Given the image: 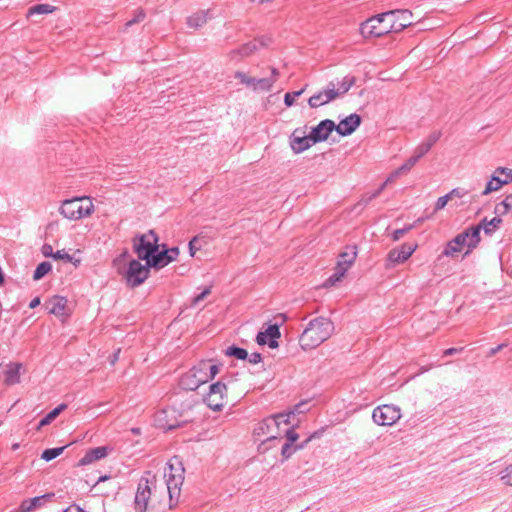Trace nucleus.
Segmentation results:
<instances>
[{
	"label": "nucleus",
	"mask_w": 512,
	"mask_h": 512,
	"mask_svg": "<svg viewBox=\"0 0 512 512\" xmlns=\"http://www.w3.org/2000/svg\"><path fill=\"white\" fill-rule=\"evenodd\" d=\"M412 12L407 9H396L387 11L367 19L361 23L360 33L363 37H381L390 32H400L405 29V25H394L386 23L389 18L401 17L403 21L412 18Z\"/></svg>",
	"instance_id": "obj_1"
},
{
	"label": "nucleus",
	"mask_w": 512,
	"mask_h": 512,
	"mask_svg": "<svg viewBox=\"0 0 512 512\" xmlns=\"http://www.w3.org/2000/svg\"><path fill=\"white\" fill-rule=\"evenodd\" d=\"M220 371V365L213 360H201L180 378L179 385L187 391H195L202 384L212 380Z\"/></svg>",
	"instance_id": "obj_2"
},
{
	"label": "nucleus",
	"mask_w": 512,
	"mask_h": 512,
	"mask_svg": "<svg viewBox=\"0 0 512 512\" xmlns=\"http://www.w3.org/2000/svg\"><path fill=\"white\" fill-rule=\"evenodd\" d=\"M293 412L279 413L260 421L254 428V436L263 443L276 440L282 436L280 426L290 425V417Z\"/></svg>",
	"instance_id": "obj_3"
},
{
	"label": "nucleus",
	"mask_w": 512,
	"mask_h": 512,
	"mask_svg": "<svg viewBox=\"0 0 512 512\" xmlns=\"http://www.w3.org/2000/svg\"><path fill=\"white\" fill-rule=\"evenodd\" d=\"M334 322H309L302 332L299 343L304 350L314 349L334 332Z\"/></svg>",
	"instance_id": "obj_4"
},
{
	"label": "nucleus",
	"mask_w": 512,
	"mask_h": 512,
	"mask_svg": "<svg viewBox=\"0 0 512 512\" xmlns=\"http://www.w3.org/2000/svg\"><path fill=\"white\" fill-rule=\"evenodd\" d=\"M184 467L179 458L170 459L164 469L166 490L169 494L170 506L177 502L184 482Z\"/></svg>",
	"instance_id": "obj_5"
},
{
	"label": "nucleus",
	"mask_w": 512,
	"mask_h": 512,
	"mask_svg": "<svg viewBox=\"0 0 512 512\" xmlns=\"http://www.w3.org/2000/svg\"><path fill=\"white\" fill-rule=\"evenodd\" d=\"M95 211L90 197H74L61 202L59 213L68 220H80L91 216Z\"/></svg>",
	"instance_id": "obj_6"
},
{
	"label": "nucleus",
	"mask_w": 512,
	"mask_h": 512,
	"mask_svg": "<svg viewBox=\"0 0 512 512\" xmlns=\"http://www.w3.org/2000/svg\"><path fill=\"white\" fill-rule=\"evenodd\" d=\"M480 240L479 228H467L446 244L442 255L454 257L464 246H467L470 250L476 248Z\"/></svg>",
	"instance_id": "obj_7"
},
{
	"label": "nucleus",
	"mask_w": 512,
	"mask_h": 512,
	"mask_svg": "<svg viewBox=\"0 0 512 512\" xmlns=\"http://www.w3.org/2000/svg\"><path fill=\"white\" fill-rule=\"evenodd\" d=\"M156 492V476L146 471L140 478L134 498L135 512H147L148 502L152 493Z\"/></svg>",
	"instance_id": "obj_8"
},
{
	"label": "nucleus",
	"mask_w": 512,
	"mask_h": 512,
	"mask_svg": "<svg viewBox=\"0 0 512 512\" xmlns=\"http://www.w3.org/2000/svg\"><path fill=\"white\" fill-rule=\"evenodd\" d=\"M158 236L154 230L138 235L134 239V250L139 259L149 261V257L158 251Z\"/></svg>",
	"instance_id": "obj_9"
},
{
	"label": "nucleus",
	"mask_w": 512,
	"mask_h": 512,
	"mask_svg": "<svg viewBox=\"0 0 512 512\" xmlns=\"http://www.w3.org/2000/svg\"><path fill=\"white\" fill-rule=\"evenodd\" d=\"M402 416L399 406L394 404H382L373 409L372 420L378 426H392Z\"/></svg>",
	"instance_id": "obj_10"
},
{
	"label": "nucleus",
	"mask_w": 512,
	"mask_h": 512,
	"mask_svg": "<svg viewBox=\"0 0 512 512\" xmlns=\"http://www.w3.org/2000/svg\"><path fill=\"white\" fill-rule=\"evenodd\" d=\"M204 403L214 411H221L227 403V386L217 381L209 386V391L203 397Z\"/></svg>",
	"instance_id": "obj_11"
},
{
	"label": "nucleus",
	"mask_w": 512,
	"mask_h": 512,
	"mask_svg": "<svg viewBox=\"0 0 512 512\" xmlns=\"http://www.w3.org/2000/svg\"><path fill=\"white\" fill-rule=\"evenodd\" d=\"M150 265L141 264L138 260H131L125 274V279L131 287H137L142 284L149 276Z\"/></svg>",
	"instance_id": "obj_12"
},
{
	"label": "nucleus",
	"mask_w": 512,
	"mask_h": 512,
	"mask_svg": "<svg viewBox=\"0 0 512 512\" xmlns=\"http://www.w3.org/2000/svg\"><path fill=\"white\" fill-rule=\"evenodd\" d=\"M271 42V38L267 36H262L260 38H255L254 40L243 44L238 49L232 50L230 52L231 59H236L237 56L241 58L248 57L252 55L255 51H257L261 47H266Z\"/></svg>",
	"instance_id": "obj_13"
},
{
	"label": "nucleus",
	"mask_w": 512,
	"mask_h": 512,
	"mask_svg": "<svg viewBox=\"0 0 512 512\" xmlns=\"http://www.w3.org/2000/svg\"><path fill=\"white\" fill-rule=\"evenodd\" d=\"M310 134L306 135V126L296 128L290 136V146L294 153L299 154L309 149L312 145Z\"/></svg>",
	"instance_id": "obj_14"
},
{
	"label": "nucleus",
	"mask_w": 512,
	"mask_h": 512,
	"mask_svg": "<svg viewBox=\"0 0 512 512\" xmlns=\"http://www.w3.org/2000/svg\"><path fill=\"white\" fill-rule=\"evenodd\" d=\"M45 309L48 314L56 317H68V300L65 297L55 295L45 302Z\"/></svg>",
	"instance_id": "obj_15"
},
{
	"label": "nucleus",
	"mask_w": 512,
	"mask_h": 512,
	"mask_svg": "<svg viewBox=\"0 0 512 512\" xmlns=\"http://www.w3.org/2000/svg\"><path fill=\"white\" fill-rule=\"evenodd\" d=\"M280 335L279 325L275 323L269 325L265 331H260L257 334L256 341L259 345H268L275 349L279 346L278 339Z\"/></svg>",
	"instance_id": "obj_16"
},
{
	"label": "nucleus",
	"mask_w": 512,
	"mask_h": 512,
	"mask_svg": "<svg viewBox=\"0 0 512 512\" xmlns=\"http://www.w3.org/2000/svg\"><path fill=\"white\" fill-rule=\"evenodd\" d=\"M417 245L404 243L399 248H394L389 251L387 261L391 265H396L405 262L416 250Z\"/></svg>",
	"instance_id": "obj_17"
},
{
	"label": "nucleus",
	"mask_w": 512,
	"mask_h": 512,
	"mask_svg": "<svg viewBox=\"0 0 512 512\" xmlns=\"http://www.w3.org/2000/svg\"><path fill=\"white\" fill-rule=\"evenodd\" d=\"M336 99L334 92V82L331 81L327 84L326 88L312 95L308 104L311 108H318Z\"/></svg>",
	"instance_id": "obj_18"
},
{
	"label": "nucleus",
	"mask_w": 512,
	"mask_h": 512,
	"mask_svg": "<svg viewBox=\"0 0 512 512\" xmlns=\"http://www.w3.org/2000/svg\"><path fill=\"white\" fill-rule=\"evenodd\" d=\"M335 130V123L330 119L322 120L316 127L312 128L310 138L312 143L326 141L332 131Z\"/></svg>",
	"instance_id": "obj_19"
},
{
	"label": "nucleus",
	"mask_w": 512,
	"mask_h": 512,
	"mask_svg": "<svg viewBox=\"0 0 512 512\" xmlns=\"http://www.w3.org/2000/svg\"><path fill=\"white\" fill-rule=\"evenodd\" d=\"M495 173L506 174L504 179L499 178L496 175H493L490 181L486 184L482 195H487L493 191L499 190L503 185L508 184L512 181V170L507 168L499 167L496 169Z\"/></svg>",
	"instance_id": "obj_20"
},
{
	"label": "nucleus",
	"mask_w": 512,
	"mask_h": 512,
	"mask_svg": "<svg viewBox=\"0 0 512 512\" xmlns=\"http://www.w3.org/2000/svg\"><path fill=\"white\" fill-rule=\"evenodd\" d=\"M361 124V117L356 114H350L348 117L335 124V131L341 136L351 135Z\"/></svg>",
	"instance_id": "obj_21"
},
{
	"label": "nucleus",
	"mask_w": 512,
	"mask_h": 512,
	"mask_svg": "<svg viewBox=\"0 0 512 512\" xmlns=\"http://www.w3.org/2000/svg\"><path fill=\"white\" fill-rule=\"evenodd\" d=\"M54 497V493H47L30 499H25L19 506V512H30L36 508L42 507L47 501Z\"/></svg>",
	"instance_id": "obj_22"
},
{
	"label": "nucleus",
	"mask_w": 512,
	"mask_h": 512,
	"mask_svg": "<svg viewBox=\"0 0 512 512\" xmlns=\"http://www.w3.org/2000/svg\"><path fill=\"white\" fill-rule=\"evenodd\" d=\"M108 454L107 448L104 446H99L93 449H90L85 453V455L79 460L78 466H86L92 464L97 460H101L105 458Z\"/></svg>",
	"instance_id": "obj_23"
},
{
	"label": "nucleus",
	"mask_w": 512,
	"mask_h": 512,
	"mask_svg": "<svg viewBox=\"0 0 512 512\" xmlns=\"http://www.w3.org/2000/svg\"><path fill=\"white\" fill-rule=\"evenodd\" d=\"M21 369H22L21 363L11 362V363L7 364L5 371H4L5 384L9 385V386L18 384L20 382Z\"/></svg>",
	"instance_id": "obj_24"
},
{
	"label": "nucleus",
	"mask_w": 512,
	"mask_h": 512,
	"mask_svg": "<svg viewBox=\"0 0 512 512\" xmlns=\"http://www.w3.org/2000/svg\"><path fill=\"white\" fill-rule=\"evenodd\" d=\"M357 256L356 246L347 247L346 251L342 252L339 255V259L337 261L336 267L343 268L344 271H348V269L352 266Z\"/></svg>",
	"instance_id": "obj_25"
},
{
	"label": "nucleus",
	"mask_w": 512,
	"mask_h": 512,
	"mask_svg": "<svg viewBox=\"0 0 512 512\" xmlns=\"http://www.w3.org/2000/svg\"><path fill=\"white\" fill-rule=\"evenodd\" d=\"M500 216L501 215H498L492 218L490 221L484 218L478 225L471 226L470 228H479V232L481 231V229H483L487 235H491L500 227V224L502 223V219L500 218Z\"/></svg>",
	"instance_id": "obj_26"
},
{
	"label": "nucleus",
	"mask_w": 512,
	"mask_h": 512,
	"mask_svg": "<svg viewBox=\"0 0 512 512\" xmlns=\"http://www.w3.org/2000/svg\"><path fill=\"white\" fill-rule=\"evenodd\" d=\"M208 20V11H197L187 18V25L190 28H200L207 23Z\"/></svg>",
	"instance_id": "obj_27"
},
{
	"label": "nucleus",
	"mask_w": 512,
	"mask_h": 512,
	"mask_svg": "<svg viewBox=\"0 0 512 512\" xmlns=\"http://www.w3.org/2000/svg\"><path fill=\"white\" fill-rule=\"evenodd\" d=\"M355 81L356 79L354 76H345L341 82L337 84L334 83V92L336 93V98L346 94L355 84Z\"/></svg>",
	"instance_id": "obj_28"
},
{
	"label": "nucleus",
	"mask_w": 512,
	"mask_h": 512,
	"mask_svg": "<svg viewBox=\"0 0 512 512\" xmlns=\"http://www.w3.org/2000/svg\"><path fill=\"white\" fill-rule=\"evenodd\" d=\"M150 267L160 269L168 265L170 262L169 256L167 257V253H164V251L156 252L152 254L151 257H149L148 261Z\"/></svg>",
	"instance_id": "obj_29"
},
{
	"label": "nucleus",
	"mask_w": 512,
	"mask_h": 512,
	"mask_svg": "<svg viewBox=\"0 0 512 512\" xmlns=\"http://www.w3.org/2000/svg\"><path fill=\"white\" fill-rule=\"evenodd\" d=\"M67 408V405L62 403L55 407L53 410H51L45 417H43L39 424L38 429L42 428L43 426H46L50 424L63 410Z\"/></svg>",
	"instance_id": "obj_30"
},
{
	"label": "nucleus",
	"mask_w": 512,
	"mask_h": 512,
	"mask_svg": "<svg viewBox=\"0 0 512 512\" xmlns=\"http://www.w3.org/2000/svg\"><path fill=\"white\" fill-rule=\"evenodd\" d=\"M495 213L497 215L512 213V193L507 195L503 201L496 204Z\"/></svg>",
	"instance_id": "obj_31"
},
{
	"label": "nucleus",
	"mask_w": 512,
	"mask_h": 512,
	"mask_svg": "<svg viewBox=\"0 0 512 512\" xmlns=\"http://www.w3.org/2000/svg\"><path fill=\"white\" fill-rule=\"evenodd\" d=\"M66 447L67 446L45 449L41 454V458L46 462H49L55 459L56 457L60 456Z\"/></svg>",
	"instance_id": "obj_32"
},
{
	"label": "nucleus",
	"mask_w": 512,
	"mask_h": 512,
	"mask_svg": "<svg viewBox=\"0 0 512 512\" xmlns=\"http://www.w3.org/2000/svg\"><path fill=\"white\" fill-rule=\"evenodd\" d=\"M55 10V7L49 4H37L29 8L28 16L35 14H49Z\"/></svg>",
	"instance_id": "obj_33"
},
{
	"label": "nucleus",
	"mask_w": 512,
	"mask_h": 512,
	"mask_svg": "<svg viewBox=\"0 0 512 512\" xmlns=\"http://www.w3.org/2000/svg\"><path fill=\"white\" fill-rule=\"evenodd\" d=\"M227 356L235 357L239 360H245L248 357V352L244 348L237 346H229L225 350Z\"/></svg>",
	"instance_id": "obj_34"
},
{
	"label": "nucleus",
	"mask_w": 512,
	"mask_h": 512,
	"mask_svg": "<svg viewBox=\"0 0 512 512\" xmlns=\"http://www.w3.org/2000/svg\"><path fill=\"white\" fill-rule=\"evenodd\" d=\"M52 266L49 262L47 261H44V262H41L35 269L34 271V274H33V279L34 280H40L41 278H43L50 270H51Z\"/></svg>",
	"instance_id": "obj_35"
},
{
	"label": "nucleus",
	"mask_w": 512,
	"mask_h": 512,
	"mask_svg": "<svg viewBox=\"0 0 512 512\" xmlns=\"http://www.w3.org/2000/svg\"><path fill=\"white\" fill-rule=\"evenodd\" d=\"M273 87V79L269 78H256V84L253 85V90L270 91Z\"/></svg>",
	"instance_id": "obj_36"
},
{
	"label": "nucleus",
	"mask_w": 512,
	"mask_h": 512,
	"mask_svg": "<svg viewBox=\"0 0 512 512\" xmlns=\"http://www.w3.org/2000/svg\"><path fill=\"white\" fill-rule=\"evenodd\" d=\"M346 271L343 268L335 267L334 273L326 280L325 286H333L339 282L345 275Z\"/></svg>",
	"instance_id": "obj_37"
},
{
	"label": "nucleus",
	"mask_w": 512,
	"mask_h": 512,
	"mask_svg": "<svg viewBox=\"0 0 512 512\" xmlns=\"http://www.w3.org/2000/svg\"><path fill=\"white\" fill-rule=\"evenodd\" d=\"M346 271L343 268L335 267L334 273L326 280L325 286H333L339 282L345 275Z\"/></svg>",
	"instance_id": "obj_38"
},
{
	"label": "nucleus",
	"mask_w": 512,
	"mask_h": 512,
	"mask_svg": "<svg viewBox=\"0 0 512 512\" xmlns=\"http://www.w3.org/2000/svg\"><path fill=\"white\" fill-rule=\"evenodd\" d=\"M234 77L236 79L240 80V82L242 84H245L248 87H252L253 88V85L256 84V78L250 77V76H248L247 74H245L244 72H241V71L235 72Z\"/></svg>",
	"instance_id": "obj_39"
},
{
	"label": "nucleus",
	"mask_w": 512,
	"mask_h": 512,
	"mask_svg": "<svg viewBox=\"0 0 512 512\" xmlns=\"http://www.w3.org/2000/svg\"><path fill=\"white\" fill-rule=\"evenodd\" d=\"M429 150V144H425L424 142H422L415 148L412 156L420 160L425 154L429 152Z\"/></svg>",
	"instance_id": "obj_40"
},
{
	"label": "nucleus",
	"mask_w": 512,
	"mask_h": 512,
	"mask_svg": "<svg viewBox=\"0 0 512 512\" xmlns=\"http://www.w3.org/2000/svg\"><path fill=\"white\" fill-rule=\"evenodd\" d=\"M211 294V287H206L202 292L196 295L192 300V306L197 307L201 302Z\"/></svg>",
	"instance_id": "obj_41"
},
{
	"label": "nucleus",
	"mask_w": 512,
	"mask_h": 512,
	"mask_svg": "<svg viewBox=\"0 0 512 512\" xmlns=\"http://www.w3.org/2000/svg\"><path fill=\"white\" fill-rule=\"evenodd\" d=\"M302 447H303V445L293 448L290 443L286 442L282 446L281 454L285 459H288L296 450L301 449Z\"/></svg>",
	"instance_id": "obj_42"
},
{
	"label": "nucleus",
	"mask_w": 512,
	"mask_h": 512,
	"mask_svg": "<svg viewBox=\"0 0 512 512\" xmlns=\"http://www.w3.org/2000/svg\"><path fill=\"white\" fill-rule=\"evenodd\" d=\"M146 17V13L143 9H138L135 13V16L127 21L126 23V26L129 27V26H132L134 24H137V23H140L141 21H143Z\"/></svg>",
	"instance_id": "obj_43"
},
{
	"label": "nucleus",
	"mask_w": 512,
	"mask_h": 512,
	"mask_svg": "<svg viewBox=\"0 0 512 512\" xmlns=\"http://www.w3.org/2000/svg\"><path fill=\"white\" fill-rule=\"evenodd\" d=\"M286 438H287V443H290L291 445H293V443L295 441H297V439L299 438L298 434L295 432L294 428L293 427H289V425L287 426V428L285 430H283Z\"/></svg>",
	"instance_id": "obj_44"
},
{
	"label": "nucleus",
	"mask_w": 512,
	"mask_h": 512,
	"mask_svg": "<svg viewBox=\"0 0 512 512\" xmlns=\"http://www.w3.org/2000/svg\"><path fill=\"white\" fill-rule=\"evenodd\" d=\"M501 480L504 484L512 486V465L508 466L501 472Z\"/></svg>",
	"instance_id": "obj_45"
},
{
	"label": "nucleus",
	"mask_w": 512,
	"mask_h": 512,
	"mask_svg": "<svg viewBox=\"0 0 512 512\" xmlns=\"http://www.w3.org/2000/svg\"><path fill=\"white\" fill-rule=\"evenodd\" d=\"M303 91H304V89L295 91L293 93H286L284 96L285 105L288 107L292 106L295 101V98L299 97L303 93Z\"/></svg>",
	"instance_id": "obj_46"
},
{
	"label": "nucleus",
	"mask_w": 512,
	"mask_h": 512,
	"mask_svg": "<svg viewBox=\"0 0 512 512\" xmlns=\"http://www.w3.org/2000/svg\"><path fill=\"white\" fill-rule=\"evenodd\" d=\"M413 228L412 225H408L406 226L405 228H401V229H396L393 233H392V240L394 242L400 240L407 232H409L411 229Z\"/></svg>",
	"instance_id": "obj_47"
},
{
	"label": "nucleus",
	"mask_w": 512,
	"mask_h": 512,
	"mask_svg": "<svg viewBox=\"0 0 512 512\" xmlns=\"http://www.w3.org/2000/svg\"><path fill=\"white\" fill-rule=\"evenodd\" d=\"M441 132L440 131H434L429 134V136L424 140L423 142L425 144H429V148L431 149L432 146L440 139Z\"/></svg>",
	"instance_id": "obj_48"
},
{
	"label": "nucleus",
	"mask_w": 512,
	"mask_h": 512,
	"mask_svg": "<svg viewBox=\"0 0 512 512\" xmlns=\"http://www.w3.org/2000/svg\"><path fill=\"white\" fill-rule=\"evenodd\" d=\"M52 257L56 260H64L65 262H71L73 259L65 250H58L56 253L52 254Z\"/></svg>",
	"instance_id": "obj_49"
},
{
	"label": "nucleus",
	"mask_w": 512,
	"mask_h": 512,
	"mask_svg": "<svg viewBox=\"0 0 512 512\" xmlns=\"http://www.w3.org/2000/svg\"><path fill=\"white\" fill-rule=\"evenodd\" d=\"M449 200L451 199L449 198V196H447V194L442 197H439L435 203V211L442 210L447 205Z\"/></svg>",
	"instance_id": "obj_50"
},
{
	"label": "nucleus",
	"mask_w": 512,
	"mask_h": 512,
	"mask_svg": "<svg viewBox=\"0 0 512 512\" xmlns=\"http://www.w3.org/2000/svg\"><path fill=\"white\" fill-rule=\"evenodd\" d=\"M164 253H167V257L169 256V260L172 262L178 257L179 249L177 247H172L170 249L164 250Z\"/></svg>",
	"instance_id": "obj_51"
},
{
	"label": "nucleus",
	"mask_w": 512,
	"mask_h": 512,
	"mask_svg": "<svg viewBox=\"0 0 512 512\" xmlns=\"http://www.w3.org/2000/svg\"><path fill=\"white\" fill-rule=\"evenodd\" d=\"M465 195L466 191H464L461 188H454L447 194V196H449L450 199H452L453 197H463Z\"/></svg>",
	"instance_id": "obj_52"
},
{
	"label": "nucleus",
	"mask_w": 512,
	"mask_h": 512,
	"mask_svg": "<svg viewBox=\"0 0 512 512\" xmlns=\"http://www.w3.org/2000/svg\"><path fill=\"white\" fill-rule=\"evenodd\" d=\"M387 186V184L384 182L379 188H377V190L375 192H373L366 200H365V204H367L369 201H371L372 199L378 197L381 192L385 189V187Z\"/></svg>",
	"instance_id": "obj_53"
},
{
	"label": "nucleus",
	"mask_w": 512,
	"mask_h": 512,
	"mask_svg": "<svg viewBox=\"0 0 512 512\" xmlns=\"http://www.w3.org/2000/svg\"><path fill=\"white\" fill-rule=\"evenodd\" d=\"M398 18H399V17L389 18V19L386 21V23H394V25H405V28H406V27H409V26H411V25H412V21H411V19L406 20V21H403V22H399V23H398Z\"/></svg>",
	"instance_id": "obj_54"
},
{
	"label": "nucleus",
	"mask_w": 512,
	"mask_h": 512,
	"mask_svg": "<svg viewBox=\"0 0 512 512\" xmlns=\"http://www.w3.org/2000/svg\"><path fill=\"white\" fill-rule=\"evenodd\" d=\"M463 349H464L463 347H461V348H448V349L444 350L443 355L444 356H451V355H454L456 353L462 352Z\"/></svg>",
	"instance_id": "obj_55"
},
{
	"label": "nucleus",
	"mask_w": 512,
	"mask_h": 512,
	"mask_svg": "<svg viewBox=\"0 0 512 512\" xmlns=\"http://www.w3.org/2000/svg\"><path fill=\"white\" fill-rule=\"evenodd\" d=\"M261 360H262V357H261V354H259V353H252L249 356V362L252 364H257V363L261 362Z\"/></svg>",
	"instance_id": "obj_56"
},
{
	"label": "nucleus",
	"mask_w": 512,
	"mask_h": 512,
	"mask_svg": "<svg viewBox=\"0 0 512 512\" xmlns=\"http://www.w3.org/2000/svg\"><path fill=\"white\" fill-rule=\"evenodd\" d=\"M121 349L118 348L116 351L113 352V354L110 356V364L115 365V363L119 360Z\"/></svg>",
	"instance_id": "obj_57"
},
{
	"label": "nucleus",
	"mask_w": 512,
	"mask_h": 512,
	"mask_svg": "<svg viewBox=\"0 0 512 512\" xmlns=\"http://www.w3.org/2000/svg\"><path fill=\"white\" fill-rule=\"evenodd\" d=\"M410 170H411V168H410V167H408V166L404 163L403 165H401L399 168H397V169H396V174L403 175V174L408 173Z\"/></svg>",
	"instance_id": "obj_58"
},
{
	"label": "nucleus",
	"mask_w": 512,
	"mask_h": 512,
	"mask_svg": "<svg viewBox=\"0 0 512 512\" xmlns=\"http://www.w3.org/2000/svg\"><path fill=\"white\" fill-rule=\"evenodd\" d=\"M504 346H505V344H499L498 346L491 348L488 352V356L489 357L494 356L496 353H498L500 350H502Z\"/></svg>",
	"instance_id": "obj_59"
},
{
	"label": "nucleus",
	"mask_w": 512,
	"mask_h": 512,
	"mask_svg": "<svg viewBox=\"0 0 512 512\" xmlns=\"http://www.w3.org/2000/svg\"><path fill=\"white\" fill-rule=\"evenodd\" d=\"M197 237H194L190 242H189V250H190V254L193 256L195 254V251L197 250L196 246H195V243L197 242Z\"/></svg>",
	"instance_id": "obj_60"
},
{
	"label": "nucleus",
	"mask_w": 512,
	"mask_h": 512,
	"mask_svg": "<svg viewBox=\"0 0 512 512\" xmlns=\"http://www.w3.org/2000/svg\"><path fill=\"white\" fill-rule=\"evenodd\" d=\"M400 174H396V170L393 171L389 177L386 179L385 183L388 185L389 183H392L396 178L400 177Z\"/></svg>",
	"instance_id": "obj_61"
},
{
	"label": "nucleus",
	"mask_w": 512,
	"mask_h": 512,
	"mask_svg": "<svg viewBox=\"0 0 512 512\" xmlns=\"http://www.w3.org/2000/svg\"><path fill=\"white\" fill-rule=\"evenodd\" d=\"M419 160L416 159L414 156H411L406 162L405 164L410 167L411 169L416 165V163L418 162Z\"/></svg>",
	"instance_id": "obj_62"
},
{
	"label": "nucleus",
	"mask_w": 512,
	"mask_h": 512,
	"mask_svg": "<svg viewBox=\"0 0 512 512\" xmlns=\"http://www.w3.org/2000/svg\"><path fill=\"white\" fill-rule=\"evenodd\" d=\"M63 512H85V511L78 506H70L67 509H65Z\"/></svg>",
	"instance_id": "obj_63"
},
{
	"label": "nucleus",
	"mask_w": 512,
	"mask_h": 512,
	"mask_svg": "<svg viewBox=\"0 0 512 512\" xmlns=\"http://www.w3.org/2000/svg\"><path fill=\"white\" fill-rule=\"evenodd\" d=\"M278 76H279V71L276 68H272L271 69V77L269 79H273V84L276 82Z\"/></svg>",
	"instance_id": "obj_64"
}]
</instances>
